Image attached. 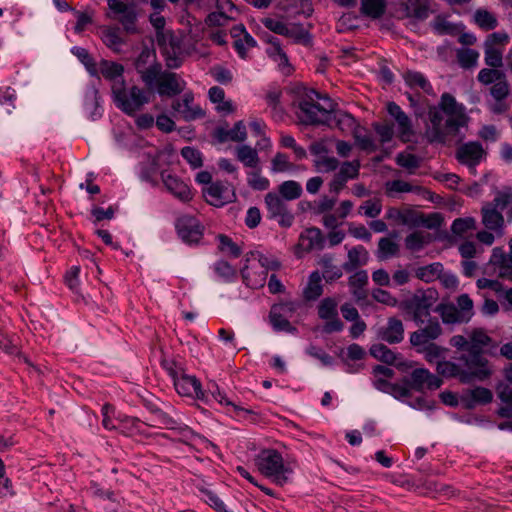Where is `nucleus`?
<instances>
[{"label":"nucleus","mask_w":512,"mask_h":512,"mask_svg":"<svg viewBox=\"0 0 512 512\" xmlns=\"http://www.w3.org/2000/svg\"><path fill=\"white\" fill-rule=\"evenodd\" d=\"M204 197L210 205L221 207L231 202L233 195L227 186L220 182L211 183L208 187L203 189Z\"/></svg>","instance_id":"obj_21"},{"label":"nucleus","mask_w":512,"mask_h":512,"mask_svg":"<svg viewBox=\"0 0 512 512\" xmlns=\"http://www.w3.org/2000/svg\"><path fill=\"white\" fill-rule=\"evenodd\" d=\"M265 204L270 218H279L278 223L282 227H290L293 224L294 216L288 210L284 199L275 193H268L265 196Z\"/></svg>","instance_id":"obj_15"},{"label":"nucleus","mask_w":512,"mask_h":512,"mask_svg":"<svg viewBox=\"0 0 512 512\" xmlns=\"http://www.w3.org/2000/svg\"><path fill=\"white\" fill-rule=\"evenodd\" d=\"M333 256L331 254H325L321 257L319 261V265L322 267L323 273L322 278L325 279L326 282H332L339 279L343 272V267H338L333 263Z\"/></svg>","instance_id":"obj_39"},{"label":"nucleus","mask_w":512,"mask_h":512,"mask_svg":"<svg viewBox=\"0 0 512 512\" xmlns=\"http://www.w3.org/2000/svg\"><path fill=\"white\" fill-rule=\"evenodd\" d=\"M429 124L425 137L430 143H444L448 135L455 134L465 123V109L449 93L441 96L439 105L429 110Z\"/></svg>","instance_id":"obj_1"},{"label":"nucleus","mask_w":512,"mask_h":512,"mask_svg":"<svg viewBox=\"0 0 512 512\" xmlns=\"http://www.w3.org/2000/svg\"><path fill=\"white\" fill-rule=\"evenodd\" d=\"M333 124L342 132H350L352 135L360 127L356 119L351 114L343 111H335V109L332 112V121L330 126Z\"/></svg>","instance_id":"obj_30"},{"label":"nucleus","mask_w":512,"mask_h":512,"mask_svg":"<svg viewBox=\"0 0 512 512\" xmlns=\"http://www.w3.org/2000/svg\"><path fill=\"white\" fill-rule=\"evenodd\" d=\"M280 197L284 200L291 201L299 198L302 194V187L296 181H284L279 186Z\"/></svg>","instance_id":"obj_47"},{"label":"nucleus","mask_w":512,"mask_h":512,"mask_svg":"<svg viewBox=\"0 0 512 512\" xmlns=\"http://www.w3.org/2000/svg\"><path fill=\"white\" fill-rule=\"evenodd\" d=\"M476 229V220L472 217L457 218L453 221L451 231L458 236H464L469 231Z\"/></svg>","instance_id":"obj_53"},{"label":"nucleus","mask_w":512,"mask_h":512,"mask_svg":"<svg viewBox=\"0 0 512 512\" xmlns=\"http://www.w3.org/2000/svg\"><path fill=\"white\" fill-rule=\"evenodd\" d=\"M359 169L360 162H342L330 183V191L339 193L348 180L358 177Z\"/></svg>","instance_id":"obj_20"},{"label":"nucleus","mask_w":512,"mask_h":512,"mask_svg":"<svg viewBox=\"0 0 512 512\" xmlns=\"http://www.w3.org/2000/svg\"><path fill=\"white\" fill-rule=\"evenodd\" d=\"M107 4L110 10L108 17L117 19L128 34L138 33L137 13L133 5L126 4L121 0H108Z\"/></svg>","instance_id":"obj_7"},{"label":"nucleus","mask_w":512,"mask_h":512,"mask_svg":"<svg viewBox=\"0 0 512 512\" xmlns=\"http://www.w3.org/2000/svg\"><path fill=\"white\" fill-rule=\"evenodd\" d=\"M269 317H270V322H271L274 330L285 331V332H290V333L296 331V328L293 327L291 325V323L289 322L288 317L282 316L281 314H279L277 312L275 314L273 312H270Z\"/></svg>","instance_id":"obj_61"},{"label":"nucleus","mask_w":512,"mask_h":512,"mask_svg":"<svg viewBox=\"0 0 512 512\" xmlns=\"http://www.w3.org/2000/svg\"><path fill=\"white\" fill-rule=\"evenodd\" d=\"M369 351L372 357L388 365H394L402 370L411 367V365H407L406 362L400 358L399 354H396L382 343L373 344Z\"/></svg>","instance_id":"obj_22"},{"label":"nucleus","mask_w":512,"mask_h":512,"mask_svg":"<svg viewBox=\"0 0 512 512\" xmlns=\"http://www.w3.org/2000/svg\"><path fill=\"white\" fill-rule=\"evenodd\" d=\"M251 258L254 260H257L259 263V268L266 269L267 272L269 270H278L281 266V264L278 260L270 259L258 251L250 252V254L247 255V257H246V262H249Z\"/></svg>","instance_id":"obj_56"},{"label":"nucleus","mask_w":512,"mask_h":512,"mask_svg":"<svg viewBox=\"0 0 512 512\" xmlns=\"http://www.w3.org/2000/svg\"><path fill=\"white\" fill-rule=\"evenodd\" d=\"M458 307V311L461 313L463 320L469 322L472 316L474 315L473 311V301L469 297L468 294H461L456 299V304Z\"/></svg>","instance_id":"obj_54"},{"label":"nucleus","mask_w":512,"mask_h":512,"mask_svg":"<svg viewBox=\"0 0 512 512\" xmlns=\"http://www.w3.org/2000/svg\"><path fill=\"white\" fill-rule=\"evenodd\" d=\"M322 276L318 271L310 274L307 286L303 291V297L307 301L317 300L323 294Z\"/></svg>","instance_id":"obj_38"},{"label":"nucleus","mask_w":512,"mask_h":512,"mask_svg":"<svg viewBox=\"0 0 512 512\" xmlns=\"http://www.w3.org/2000/svg\"><path fill=\"white\" fill-rule=\"evenodd\" d=\"M491 341V338L483 332H474L472 335L471 343L467 347L466 355L468 357V361L477 366L479 369H484L485 371H491L488 365L487 358L483 355V347L488 346Z\"/></svg>","instance_id":"obj_11"},{"label":"nucleus","mask_w":512,"mask_h":512,"mask_svg":"<svg viewBox=\"0 0 512 512\" xmlns=\"http://www.w3.org/2000/svg\"><path fill=\"white\" fill-rule=\"evenodd\" d=\"M173 383L178 394L182 396L196 397L201 400L207 398L200 381L195 376L183 372Z\"/></svg>","instance_id":"obj_19"},{"label":"nucleus","mask_w":512,"mask_h":512,"mask_svg":"<svg viewBox=\"0 0 512 512\" xmlns=\"http://www.w3.org/2000/svg\"><path fill=\"white\" fill-rule=\"evenodd\" d=\"M505 74L498 69L484 68L478 73V81L484 85L494 84L503 79Z\"/></svg>","instance_id":"obj_62"},{"label":"nucleus","mask_w":512,"mask_h":512,"mask_svg":"<svg viewBox=\"0 0 512 512\" xmlns=\"http://www.w3.org/2000/svg\"><path fill=\"white\" fill-rule=\"evenodd\" d=\"M241 275L244 283L248 287L252 289H259L265 285L268 273L266 269H260L259 267H249L248 265H245L241 270Z\"/></svg>","instance_id":"obj_26"},{"label":"nucleus","mask_w":512,"mask_h":512,"mask_svg":"<svg viewBox=\"0 0 512 512\" xmlns=\"http://www.w3.org/2000/svg\"><path fill=\"white\" fill-rule=\"evenodd\" d=\"M492 392L484 387L468 389L462 393L460 401L467 409H473L478 404H488L492 401Z\"/></svg>","instance_id":"obj_23"},{"label":"nucleus","mask_w":512,"mask_h":512,"mask_svg":"<svg viewBox=\"0 0 512 512\" xmlns=\"http://www.w3.org/2000/svg\"><path fill=\"white\" fill-rule=\"evenodd\" d=\"M280 143L282 147L291 149L295 158L302 159L306 157V150L302 146L298 145L294 137L291 135L281 134Z\"/></svg>","instance_id":"obj_60"},{"label":"nucleus","mask_w":512,"mask_h":512,"mask_svg":"<svg viewBox=\"0 0 512 512\" xmlns=\"http://www.w3.org/2000/svg\"><path fill=\"white\" fill-rule=\"evenodd\" d=\"M368 251L362 245H358L348 252V261L343 264V270L352 272L357 267L365 265L368 262Z\"/></svg>","instance_id":"obj_33"},{"label":"nucleus","mask_w":512,"mask_h":512,"mask_svg":"<svg viewBox=\"0 0 512 512\" xmlns=\"http://www.w3.org/2000/svg\"><path fill=\"white\" fill-rule=\"evenodd\" d=\"M301 245L305 250H322L324 248L325 239L319 228L311 227L305 230L300 236Z\"/></svg>","instance_id":"obj_28"},{"label":"nucleus","mask_w":512,"mask_h":512,"mask_svg":"<svg viewBox=\"0 0 512 512\" xmlns=\"http://www.w3.org/2000/svg\"><path fill=\"white\" fill-rule=\"evenodd\" d=\"M143 423L137 417L124 416L120 419L121 432L127 436L140 435L144 437H150V433L144 428Z\"/></svg>","instance_id":"obj_31"},{"label":"nucleus","mask_w":512,"mask_h":512,"mask_svg":"<svg viewBox=\"0 0 512 512\" xmlns=\"http://www.w3.org/2000/svg\"><path fill=\"white\" fill-rule=\"evenodd\" d=\"M417 352L423 353L425 359L432 363L434 361H437L439 358L442 357L443 353L445 352V349L435 343H429L428 345H423L416 349Z\"/></svg>","instance_id":"obj_58"},{"label":"nucleus","mask_w":512,"mask_h":512,"mask_svg":"<svg viewBox=\"0 0 512 512\" xmlns=\"http://www.w3.org/2000/svg\"><path fill=\"white\" fill-rule=\"evenodd\" d=\"M112 96L114 104L118 109L128 116H136L145 105L150 103V91L133 85L125 87L124 80L115 82L112 85Z\"/></svg>","instance_id":"obj_3"},{"label":"nucleus","mask_w":512,"mask_h":512,"mask_svg":"<svg viewBox=\"0 0 512 512\" xmlns=\"http://www.w3.org/2000/svg\"><path fill=\"white\" fill-rule=\"evenodd\" d=\"M372 127L379 137L380 144L385 145L390 143L394 136L393 125L388 123L374 122Z\"/></svg>","instance_id":"obj_57"},{"label":"nucleus","mask_w":512,"mask_h":512,"mask_svg":"<svg viewBox=\"0 0 512 512\" xmlns=\"http://www.w3.org/2000/svg\"><path fill=\"white\" fill-rule=\"evenodd\" d=\"M443 272V265L435 262L426 266L419 267L416 270V277L424 282H432L438 279Z\"/></svg>","instance_id":"obj_45"},{"label":"nucleus","mask_w":512,"mask_h":512,"mask_svg":"<svg viewBox=\"0 0 512 512\" xmlns=\"http://www.w3.org/2000/svg\"><path fill=\"white\" fill-rule=\"evenodd\" d=\"M334 107L326 94L309 89L298 103V117L305 124L331 125Z\"/></svg>","instance_id":"obj_2"},{"label":"nucleus","mask_w":512,"mask_h":512,"mask_svg":"<svg viewBox=\"0 0 512 512\" xmlns=\"http://www.w3.org/2000/svg\"><path fill=\"white\" fill-rule=\"evenodd\" d=\"M250 170L247 172V182L254 190L263 191L268 189L269 180L262 176L258 167V162H244Z\"/></svg>","instance_id":"obj_35"},{"label":"nucleus","mask_w":512,"mask_h":512,"mask_svg":"<svg viewBox=\"0 0 512 512\" xmlns=\"http://www.w3.org/2000/svg\"><path fill=\"white\" fill-rule=\"evenodd\" d=\"M175 228L181 240L189 245L198 244L203 237L204 226L190 215H183L176 220Z\"/></svg>","instance_id":"obj_10"},{"label":"nucleus","mask_w":512,"mask_h":512,"mask_svg":"<svg viewBox=\"0 0 512 512\" xmlns=\"http://www.w3.org/2000/svg\"><path fill=\"white\" fill-rule=\"evenodd\" d=\"M399 254V245L388 237L380 238L376 256L379 260H387Z\"/></svg>","instance_id":"obj_43"},{"label":"nucleus","mask_w":512,"mask_h":512,"mask_svg":"<svg viewBox=\"0 0 512 512\" xmlns=\"http://www.w3.org/2000/svg\"><path fill=\"white\" fill-rule=\"evenodd\" d=\"M161 178L166 189L178 200L187 203L192 200L193 193L182 179L167 170L161 172Z\"/></svg>","instance_id":"obj_17"},{"label":"nucleus","mask_w":512,"mask_h":512,"mask_svg":"<svg viewBox=\"0 0 512 512\" xmlns=\"http://www.w3.org/2000/svg\"><path fill=\"white\" fill-rule=\"evenodd\" d=\"M163 72L159 64L150 65L148 68L139 71L140 78L148 91L151 92V90L156 88Z\"/></svg>","instance_id":"obj_42"},{"label":"nucleus","mask_w":512,"mask_h":512,"mask_svg":"<svg viewBox=\"0 0 512 512\" xmlns=\"http://www.w3.org/2000/svg\"><path fill=\"white\" fill-rule=\"evenodd\" d=\"M458 363L451 361H438L437 373L446 378H458L461 383L468 384L473 381H483L487 379L492 371H485L472 365L468 357L462 354L457 358Z\"/></svg>","instance_id":"obj_5"},{"label":"nucleus","mask_w":512,"mask_h":512,"mask_svg":"<svg viewBox=\"0 0 512 512\" xmlns=\"http://www.w3.org/2000/svg\"><path fill=\"white\" fill-rule=\"evenodd\" d=\"M434 311L440 314L445 324L467 323L466 320H463L461 313L458 311V307L453 303H440L436 305Z\"/></svg>","instance_id":"obj_32"},{"label":"nucleus","mask_w":512,"mask_h":512,"mask_svg":"<svg viewBox=\"0 0 512 512\" xmlns=\"http://www.w3.org/2000/svg\"><path fill=\"white\" fill-rule=\"evenodd\" d=\"M433 31L439 35H451L455 32V26L444 16H436L431 22Z\"/></svg>","instance_id":"obj_59"},{"label":"nucleus","mask_w":512,"mask_h":512,"mask_svg":"<svg viewBox=\"0 0 512 512\" xmlns=\"http://www.w3.org/2000/svg\"><path fill=\"white\" fill-rule=\"evenodd\" d=\"M246 126L243 121H238L235 125L221 134V141L232 140L236 142H242L246 139Z\"/></svg>","instance_id":"obj_52"},{"label":"nucleus","mask_w":512,"mask_h":512,"mask_svg":"<svg viewBox=\"0 0 512 512\" xmlns=\"http://www.w3.org/2000/svg\"><path fill=\"white\" fill-rule=\"evenodd\" d=\"M482 223L488 230L498 231L503 228L504 217L500 211L485 204L482 207Z\"/></svg>","instance_id":"obj_34"},{"label":"nucleus","mask_w":512,"mask_h":512,"mask_svg":"<svg viewBox=\"0 0 512 512\" xmlns=\"http://www.w3.org/2000/svg\"><path fill=\"white\" fill-rule=\"evenodd\" d=\"M475 23L484 30H492L497 27L496 17L487 10L479 9L474 14Z\"/></svg>","instance_id":"obj_50"},{"label":"nucleus","mask_w":512,"mask_h":512,"mask_svg":"<svg viewBox=\"0 0 512 512\" xmlns=\"http://www.w3.org/2000/svg\"><path fill=\"white\" fill-rule=\"evenodd\" d=\"M150 22L156 29V40L159 46L166 49L167 43L171 46L173 52H175V42L171 32L164 31L165 18L160 15L159 12H155L150 15Z\"/></svg>","instance_id":"obj_25"},{"label":"nucleus","mask_w":512,"mask_h":512,"mask_svg":"<svg viewBox=\"0 0 512 512\" xmlns=\"http://www.w3.org/2000/svg\"><path fill=\"white\" fill-rule=\"evenodd\" d=\"M186 82L174 72L164 71L156 86V92L160 96L173 97L182 93Z\"/></svg>","instance_id":"obj_18"},{"label":"nucleus","mask_w":512,"mask_h":512,"mask_svg":"<svg viewBox=\"0 0 512 512\" xmlns=\"http://www.w3.org/2000/svg\"><path fill=\"white\" fill-rule=\"evenodd\" d=\"M387 112L395 121L398 138L403 142H410L415 136L411 118L395 102L387 104Z\"/></svg>","instance_id":"obj_12"},{"label":"nucleus","mask_w":512,"mask_h":512,"mask_svg":"<svg viewBox=\"0 0 512 512\" xmlns=\"http://www.w3.org/2000/svg\"><path fill=\"white\" fill-rule=\"evenodd\" d=\"M153 414L157 417L161 426L176 430L179 434L189 437V435L193 434V431L185 424H183L180 420L173 418L168 413L162 410H153Z\"/></svg>","instance_id":"obj_27"},{"label":"nucleus","mask_w":512,"mask_h":512,"mask_svg":"<svg viewBox=\"0 0 512 512\" xmlns=\"http://www.w3.org/2000/svg\"><path fill=\"white\" fill-rule=\"evenodd\" d=\"M486 157V153L479 142H468L457 150L458 160H481Z\"/></svg>","instance_id":"obj_37"},{"label":"nucleus","mask_w":512,"mask_h":512,"mask_svg":"<svg viewBox=\"0 0 512 512\" xmlns=\"http://www.w3.org/2000/svg\"><path fill=\"white\" fill-rule=\"evenodd\" d=\"M485 50V63L486 65L494 68L501 67L503 64V50L502 48H493L490 45L484 44Z\"/></svg>","instance_id":"obj_55"},{"label":"nucleus","mask_w":512,"mask_h":512,"mask_svg":"<svg viewBox=\"0 0 512 512\" xmlns=\"http://www.w3.org/2000/svg\"><path fill=\"white\" fill-rule=\"evenodd\" d=\"M257 44L256 40L249 34L245 33V36L235 40L234 47L241 58H246L247 50L255 47Z\"/></svg>","instance_id":"obj_64"},{"label":"nucleus","mask_w":512,"mask_h":512,"mask_svg":"<svg viewBox=\"0 0 512 512\" xmlns=\"http://www.w3.org/2000/svg\"><path fill=\"white\" fill-rule=\"evenodd\" d=\"M379 337L390 344L400 343L404 338V326L400 319L391 317L379 331Z\"/></svg>","instance_id":"obj_24"},{"label":"nucleus","mask_w":512,"mask_h":512,"mask_svg":"<svg viewBox=\"0 0 512 512\" xmlns=\"http://www.w3.org/2000/svg\"><path fill=\"white\" fill-rule=\"evenodd\" d=\"M259 472L272 478L273 482L283 486L288 482L287 474L292 470L284 465L282 455L275 449H264L254 459Z\"/></svg>","instance_id":"obj_6"},{"label":"nucleus","mask_w":512,"mask_h":512,"mask_svg":"<svg viewBox=\"0 0 512 512\" xmlns=\"http://www.w3.org/2000/svg\"><path fill=\"white\" fill-rule=\"evenodd\" d=\"M432 4V0H408L406 4L407 15L418 20H424L433 12Z\"/></svg>","instance_id":"obj_29"},{"label":"nucleus","mask_w":512,"mask_h":512,"mask_svg":"<svg viewBox=\"0 0 512 512\" xmlns=\"http://www.w3.org/2000/svg\"><path fill=\"white\" fill-rule=\"evenodd\" d=\"M404 381L409 384L411 390L418 392H422L425 388L429 390L438 389L443 383L442 379L425 368L414 369L410 377H405Z\"/></svg>","instance_id":"obj_14"},{"label":"nucleus","mask_w":512,"mask_h":512,"mask_svg":"<svg viewBox=\"0 0 512 512\" xmlns=\"http://www.w3.org/2000/svg\"><path fill=\"white\" fill-rule=\"evenodd\" d=\"M439 300L434 288L418 289L408 299L399 303V308L407 314L417 326H422L430 317L431 310Z\"/></svg>","instance_id":"obj_4"},{"label":"nucleus","mask_w":512,"mask_h":512,"mask_svg":"<svg viewBox=\"0 0 512 512\" xmlns=\"http://www.w3.org/2000/svg\"><path fill=\"white\" fill-rule=\"evenodd\" d=\"M100 72L105 79L116 80L122 77L124 67L116 62L102 60L100 62Z\"/></svg>","instance_id":"obj_48"},{"label":"nucleus","mask_w":512,"mask_h":512,"mask_svg":"<svg viewBox=\"0 0 512 512\" xmlns=\"http://www.w3.org/2000/svg\"><path fill=\"white\" fill-rule=\"evenodd\" d=\"M479 53L470 48H462L457 51V59L462 68L469 69L476 66Z\"/></svg>","instance_id":"obj_51"},{"label":"nucleus","mask_w":512,"mask_h":512,"mask_svg":"<svg viewBox=\"0 0 512 512\" xmlns=\"http://www.w3.org/2000/svg\"><path fill=\"white\" fill-rule=\"evenodd\" d=\"M430 240L429 235H425L421 231H415L406 236L405 246L410 251H420Z\"/></svg>","instance_id":"obj_49"},{"label":"nucleus","mask_w":512,"mask_h":512,"mask_svg":"<svg viewBox=\"0 0 512 512\" xmlns=\"http://www.w3.org/2000/svg\"><path fill=\"white\" fill-rule=\"evenodd\" d=\"M99 99V93L96 89H91L85 94V109L89 112L92 120H95L101 116Z\"/></svg>","instance_id":"obj_46"},{"label":"nucleus","mask_w":512,"mask_h":512,"mask_svg":"<svg viewBox=\"0 0 512 512\" xmlns=\"http://www.w3.org/2000/svg\"><path fill=\"white\" fill-rule=\"evenodd\" d=\"M386 10L384 0H361L360 12L362 15L372 19H379Z\"/></svg>","instance_id":"obj_40"},{"label":"nucleus","mask_w":512,"mask_h":512,"mask_svg":"<svg viewBox=\"0 0 512 512\" xmlns=\"http://www.w3.org/2000/svg\"><path fill=\"white\" fill-rule=\"evenodd\" d=\"M261 22L268 30L291 38L295 42H305L310 37L308 30L301 24H286L280 19L271 17L263 18Z\"/></svg>","instance_id":"obj_8"},{"label":"nucleus","mask_w":512,"mask_h":512,"mask_svg":"<svg viewBox=\"0 0 512 512\" xmlns=\"http://www.w3.org/2000/svg\"><path fill=\"white\" fill-rule=\"evenodd\" d=\"M338 303L332 297L323 298L318 307L317 313L321 320H325L323 331L327 334L341 332L344 329L343 322L338 317Z\"/></svg>","instance_id":"obj_9"},{"label":"nucleus","mask_w":512,"mask_h":512,"mask_svg":"<svg viewBox=\"0 0 512 512\" xmlns=\"http://www.w3.org/2000/svg\"><path fill=\"white\" fill-rule=\"evenodd\" d=\"M172 109L185 121H193L205 115L202 108L194 103L192 92H186L181 99L175 100L172 103Z\"/></svg>","instance_id":"obj_16"},{"label":"nucleus","mask_w":512,"mask_h":512,"mask_svg":"<svg viewBox=\"0 0 512 512\" xmlns=\"http://www.w3.org/2000/svg\"><path fill=\"white\" fill-rule=\"evenodd\" d=\"M353 138L355 145L366 153H373L379 147L374 137L364 127L360 126L353 134Z\"/></svg>","instance_id":"obj_36"},{"label":"nucleus","mask_w":512,"mask_h":512,"mask_svg":"<svg viewBox=\"0 0 512 512\" xmlns=\"http://www.w3.org/2000/svg\"><path fill=\"white\" fill-rule=\"evenodd\" d=\"M101 38L103 43L114 52L118 53L121 51L124 40L120 36L119 28H104Z\"/></svg>","instance_id":"obj_44"},{"label":"nucleus","mask_w":512,"mask_h":512,"mask_svg":"<svg viewBox=\"0 0 512 512\" xmlns=\"http://www.w3.org/2000/svg\"><path fill=\"white\" fill-rule=\"evenodd\" d=\"M219 239V249L222 252L229 253L234 258H237L241 255L240 247L232 241V239L226 235L220 234L218 236Z\"/></svg>","instance_id":"obj_63"},{"label":"nucleus","mask_w":512,"mask_h":512,"mask_svg":"<svg viewBox=\"0 0 512 512\" xmlns=\"http://www.w3.org/2000/svg\"><path fill=\"white\" fill-rule=\"evenodd\" d=\"M427 325L421 327L410 334V344L414 348H419L423 345H428L442 335V327L439 320L436 317H429Z\"/></svg>","instance_id":"obj_13"},{"label":"nucleus","mask_w":512,"mask_h":512,"mask_svg":"<svg viewBox=\"0 0 512 512\" xmlns=\"http://www.w3.org/2000/svg\"><path fill=\"white\" fill-rule=\"evenodd\" d=\"M403 78L405 83L412 89H421L426 93H429L432 90L429 81L420 72L406 71L403 73Z\"/></svg>","instance_id":"obj_41"}]
</instances>
